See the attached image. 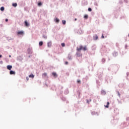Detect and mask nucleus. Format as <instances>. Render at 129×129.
Returning a JSON list of instances; mask_svg holds the SVG:
<instances>
[{
	"instance_id": "obj_29",
	"label": "nucleus",
	"mask_w": 129,
	"mask_h": 129,
	"mask_svg": "<svg viewBox=\"0 0 129 129\" xmlns=\"http://www.w3.org/2000/svg\"><path fill=\"white\" fill-rule=\"evenodd\" d=\"M7 1H8V0H2V2H4L5 3V2H7Z\"/></svg>"
},
{
	"instance_id": "obj_38",
	"label": "nucleus",
	"mask_w": 129,
	"mask_h": 129,
	"mask_svg": "<svg viewBox=\"0 0 129 129\" xmlns=\"http://www.w3.org/2000/svg\"><path fill=\"white\" fill-rule=\"evenodd\" d=\"M87 102H88V100H87Z\"/></svg>"
},
{
	"instance_id": "obj_18",
	"label": "nucleus",
	"mask_w": 129,
	"mask_h": 129,
	"mask_svg": "<svg viewBox=\"0 0 129 129\" xmlns=\"http://www.w3.org/2000/svg\"><path fill=\"white\" fill-rule=\"evenodd\" d=\"M62 23L63 25H65L66 24V21L62 20Z\"/></svg>"
},
{
	"instance_id": "obj_22",
	"label": "nucleus",
	"mask_w": 129,
	"mask_h": 129,
	"mask_svg": "<svg viewBox=\"0 0 129 129\" xmlns=\"http://www.w3.org/2000/svg\"><path fill=\"white\" fill-rule=\"evenodd\" d=\"M11 13H12V16H13L14 14H15V11H11Z\"/></svg>"
},
{
	"instance_id": "obj_7",
	"label": "nucleus",
	"mask_w": 129,
	"mask_h": 129,
	"mask_svg": "<svg viewBox=\"0 0 129 129\" xmlns=\"http://www.w3.org/2000/svg\"><path fill=\"white\" fill-rule=\"evenodd\" d=\"M47 46L49 48H50V47L52 46V42H49L47 43Z\"/></svg>"
},
{
	"instance_id": "obj_11",
	"label": "nucleus",
	"mask_w": 129,
	"mask_h": 129,
	"mask_svg": "<svg viewBox=\"0 0 129 129\" xmlns=\"http://www.w3.org/2000/svg\"><path fill=\"white\" fill-rule=\"evenodd\" d=\"M0 10L1 12H4V11H5V7L4 6L1 7Z\"/></svg>"
},
{
	"instance_id": "obj_10",
	"label": "nucleus",
	"mask_w": 129,
	"mask_h": 129,
	"mask_svg": "<svg viewBox=\"0 0 129 129\" xmlns=\"http://www.w3.org/2000/svg\"><path fill=\"white\" fill-rule=\"evenodd\" d=\"M29 78H34V77H35V75L31 74V75H29Z\"/></svg>"
},
{
	"instance_id": "obj_13",
	"label": "nucleus",
	"mask_w": 129,
	"mask_h": 129,
	"mask_svg": "<svg viewBox=\"0 0 129 129\" xmlns=\"http://www.w3.org/2000/svg\"><path fill=\"white\" fill-rule=\"evenodd\" d=\"M52 75H53V76H54V77H57V74L56 73H52Z\"/></svg>"
},
{
	"instance_id": "obj_36",
	"label": "nucleus",
	"mask_w": 129,
	"mask_h": 129,
	"mask_svg": "<svg viewBox=\"0 0 129 129\" xmlns=\"http://www.w3.org/2000/svg\"><path fill=\"white\" fill-rule=\"evenodd\" d=\"M103 61H105V59H102Z\"/></svg>"
},
{
	"instance_id": "obj_15",
	"label": "nucleus",
	"mask_w": 129,
	"mask_h": 129,
	"mask_svg": "<svg viewBox=\"0 0 129 129\" xmlns=\"http://www.w3.org/2000/svg\"><path fill=\"white\" fill-rule=\"evenodd\" d=\"M109 102H107V105H105V107H106V108H108V107H109Z\"/></svg>"
},
{
	"instance_id": "obj_17",
	"label": "nucleus",
	"mask_w": 129,
	"mask_h": 129,
	"mask_svg": "<svg viewBox=\"0 0 129 129\" xmlns=\"http://www.w3.org/2000/svg\"><path fill=\"white\" fill-rule=\"evenodd\" d=\"M5 61L7 63H9V59L8 58H5Z\"/></svg>"
},
{
	"instance_id": "obj_19",
	"label": "nucleus",
	"mask_w": 129,
	"mask_h": 129,
	"mask_svg": "<svg viewBox=\"0 0 129 129\" xmlns=\"http://www.w3.org/2000/svg\"><path fill=\"white\" fill-rule=\"evenodd\" d=\"M39 46H43V41H40L39 42Z\"/></svg>"
},
{
	"instance_id": "obj_5",
	"label": "nucleus",
	"mask_w": 129,
	"mask_h": 129,
	"mask_svg": "<svg viewBox=\"0 0 129 129\" xmlns=\"http://www.w3.org/2000/svg\"><path fill=\"white\" fill-rule=\"evenodd\" d=\"M42 76L43 78H46V77H47L48 75L46 73H44L42 75Z\"/></svg>"
},
{
	"instance_id": "obj_30",
	"label": "nucleus",
	"mask_w": 129,
	"mask_h": 129,
	"mask_svg": "<svg viewBox=\"0 0 129 129\" xmlns=\"http://www.w3.org/2000/svg\"><path fill=\"white\" fill-rule=\"evenodd\" d=\"M102 39H104V36H103V34L102 35Z\"/></svg>"
},
{
	"instance_id": "obj_37",
	"label": "nucleus",
	"mask_w": 129,
	"mask_h": 129,
	"mask_svg": "<svg viewBox=\"0 0 129 129\" xmlns=\"http://www.w3.org/2000/svg\"><path fill=\"white\" fill-rule=\"evenodd\" d=\"M103 61H105V59H102Z\"/></svg>"
},
{
	"instance_id": "obj_6",
	"label": "nucleus",
	"mask_w": 129,
	"mask_h": 129,
	"mask_svg": "<svg viewBox=\"0 0 129 129\" xmlns=\"http://www.w3.org/2000/svg\"><path fill=\"white\" fill-rule=\"evenodd\" d=\"M24 25L26 27H29V26H30V24H29V23H28V21H25Z\"/></svg>"
},
{
	"instance_id": "obj_23",
	"label": "nucleus",
	"mask_w": 129,
	"mask_h": 129,
	"mask_svg": "<svg viewBox=\"0 0 129 129\" xmlns=\"http://www.w3.org/2000/svg\"><path fill=\"white\" fill-rule=\"evenodd\" d=\"M92 11V9H91V8H88L89 12H91Z\"/></svg>"
},
{
	"instance_id": "obj_25",
	"label": "nucleus",
	"mask_w": 129,
	"mask_h": 129,
	"mask_svg": "<svg viewBox=\"0 0 129 129\" xmlns=\"http://www.w3.org/2000/svg\"><path fill=\"white\" fill-rule=\"evenodd\" d=\"M77 82H78V83H81V81H80V80H77Z\"/></svg>"
},
{
	"instance_id": "obj_34",
	"label": "nucleus",
	"mask_w": 129,
	"mask_h": 129,
	"mask_svg": "<svg viewBox=\"0 0 129 129\" xmlns=\"http://www.w3.org/2000/svg\"><path fill=\"white\" fill-rule=\"evenodd\" d=\"M75 21H77V19L75 18Z\"/></svg>"
},
{
	"instance_id": "obj_20",
	"label": "nucleus",
	"mask_w": 129,
	"mask_h": 129,
	"mask_svg": "<svg viewBox=\"0 0 129 129\" xmlns=\"http://www.w3.org/2000/svg\"><path fill=\"white\" fill-rule=\"evenodd\" d=\"M38 6L39 7H41V6H42V3H41V2L38 3Z\"/></svg>"
},
{
	"instance_id": "obj_24",
	"label": "nucleus",
	"mask_w": 129,
	"mask_h": 129,
	"mask_svg": "<svg viewBox=\"0 0 129 129\" xmlns=\"http://www.w3.org/2000/svg\"><path fill=\"white\" fill-rule=\"evenodd\" d=\"M95 40H97V39H98V36H97V35H96L95 36Z\"/></svg>"
},
{
	"instance_id": "obj_31",
	"label": "nucleus",
	"mask_w": 129,
	"mask_h": 129,
	"mask_svg": "<svg viewBox=\"0 0 129 129\" xmlns=\"http://www.w3.org/2000/svg\"><path fill=\"white\" fill-rule=\"evenodd\" d=\"M65 64H66V65H67V64H68V61H66V62H65Z\"/></svg>"
},
{
	"instance_id": "obj_8",
	"label": "nucleus",
	"mask_w": 129,
	"mask_h": 129,
	"mask_svg": "<svg viewBox=\"0 0 129 129\" xmlns=\"http://www.w3.org/2000/svg\"><path fill=\"white\" fill-rule=\"evenodd\" d=\"M77 57H81V56H82V54L79 52H78L76 53Z\"/></svg>"
},
{
	"instance_id": "obj_33",
	"label": "nucleus",
	"mask_w": 129,
	"mask_h": 129,
	"mask_svg": "<svg viewBox=\"0 0 129 129\" xmlns=\"http://www.w3.org/2000/svg\"><path fill=\"white\" fill-rule=\"evenodd\" d=\"M3 57V55L0 54V58H2Z\"/></svg>"
},
{
	"instance_id": "obj_4",
	"label": "nucleus",
	"mask_w": 129,
	"mask_h": 129,
	"mask_svg": "<svg viewBox=\"0 0 129 129\" xmlns=\"http://www.w3.org/2000/svg\"><path fill=\"white\" fill-rule=\"evenodd\" d=\"M10 75H16V72L11 70L10 71Z\"/></svg>"
},
{
	"instance_id": "obj_16",
	"label": "nucleus",
	"mask_w": 129,
	"mask_h": 129,
	"mask_svg": "<svg viewBox=\"0 0 129 129\" xmlns=\"http://www.w3.org/2000/svg\"><path fill=\"white\" fill-rule=\"evenodd\" d=\"M84 19H85L86 20H87V19H88V15H85L84 16Z\"/></svg>"
},
{
	"instance_id": "obj_21",
	"label": "nucleus",
	"mask_w": 129,
	"mask_h": 129,
	"mask_svg": "<svg viewBox=\"0 0 129 129\" xmlns=\"http://www.w3.org/2000/svg\"><path fill=\"white\" fill-rule=\"evenodd\" d=\"M61 46H62V47H65V43H61Z\"/></svg>"
},
{
	"instance_id": "obj_12",
	"label": "nucleus",
	"mask_w": 129,
	"mask_h": 129,
	"mask_svg": "<svg viewBox=\"0 0 129 129\" xmlns=\"http://www.w3.org/2000/svg\"><path fill=\"white\" fill-rule=\"evenodd\" d=\"M55 22L56 23H59V22H60V20H59V19L58 18H56L55 20H54Z\"/></svg>"
},
{
	"instance_id": "obj_2",
	"label": "nucleus",
	"mask_w": 129,
	"mask_h": 129,
	"mask_svg": "<svg viewBox=\"0 0 129 129\" xmlns=\"http://www.w3.org/2000/svg\"><path fill=\"white\" fill-rule=\"evenodd\" d=\"M18 35L19 36H24V34H25V32L23 31H18L17 33Z\"/></svg>"
},
{
	"instance_id": "obj_28",
	"label": "nucleus",
	"mask_w": 129,
	"mask_h": 129,
	"mask_svg": "<svg viewBox=\"0 0 129 129\" xmlns=\"http://www.w3.org/2000/svg\"><path fill=\"white\" fill-rule=\"evenodd\" d=\"M118 96L120 97V93H119V92H118Z\"/></svg>"
},
{
	"instance_id": "obj_35",
	"label": "nucleus",
	"mask_w": 129,
	"mask_h": 129,
	"mask_svg": "<svg viewBox=\"0 0 129 129\" xmlns=\"http://www.w3.org/2000/svg\"><path fill=\"white\" fill-rule=\"evenodd\" d=\"M9 57H12V55H9Z\"/></svg>"
},
{
	"instance_id": "obj_26",
	"label": "nucleus",
	"mask_w": 129,
	"mask_h": 129,
	"mask_svg": "<svg viewBox=\"0 0 129 129\" xmlns=\"http://www.w3.org/2000/svg\"><path fill=\"white\" fill-rule=\"evenodd\" d=\"M5 22H6V23H8V22H9V19H5Z\"/></svg>"
},
{
	"instance_id": "obj_32",
	"label": "nucleus",
	"mask_w": 129,
	"mask_h": 129,
	"mask_svg": "<svg viewBox=\"0 0 129 129\" xmlns=\"http://www.w3.org/2000/svg\"><path fill=\"white\" fill-rule=\"evenodd\" d=\"M26 79H27V81H28V80H29V77H27Z\"/></svg>"
},
{
	"instance_id": "obj_9",
	"label": "nucleus",
	"mask_w": 129,
	"mask_h": 129,
	"mask_svg": "<svg viewBox=\"0 0 129 129\" xmlns=\"http://www.w3.org/2000/svg\"><path fill=\"white\" fill-rule=\"evenodd\" d=\"M16 27L12 28V33H16Z\"/></svg>"
},
{
	"instance_id": "obj_3",
	"label": "nucleus",
	"mask_w": 129,
	"mask_h": 129,
	"mask_svg": "<svg viewBox=\"0 0 129 129\" xmlns=\"http://www.w3.org/2000/svg\"><path fill=\"white\" fill-rule=\"evenodd\" d=\"M12 68H13V66L12 65H8L7 66V69H8V70H9L10 71L12 70Z\"/></svg>"
},
{
	"instance_id": "obj_14",
	"label": "nucleus",
	"mask_w": 129,
	"mask_h": 129,
	"mask_svg": "<svg viewBox=\"0 0 129 129\" xmlns=\"http://www.w3.org/2000/svg\"><path fill=\"white\" fill-rule=\"evenodd\" d=\"M12 6L14 7V8H17V3H13L12 4Z\"/></svg>"
},
{
	"instance_id": "obj_1",
	"label": "nucleus",
	"mask_w": 129,
	"mask_h": 129,
	"mask_svg": "<svg viewBox=\"0 0 129 129\" xmlns=\"http://www.w3.org/2000/svg\"><path fill=\"white\" fill-rule=\"evenodd\" d=\"M77 50L79 51H80L81 50H83V51H86V50H87V47L86 46L83 47L82 45H80L77 48Z\"/></svg>"
},
{
	"instance_id": "obj_27",
	"label": "nucleus",
	"mask_w": 129,
	"mask_h": 129,
	"mask_svg": "<svg viewBox=\"0 0 129 129\" xmlns=\"http://www.w3.org/2000/svg\"><path fill=\"white\" fill-rule=\"evenodd\" d=\"M0 64H4V61L3 60L0 61Z\"/></svg>"
}]
</instances>
